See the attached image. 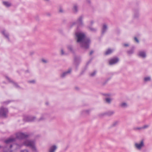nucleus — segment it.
Returning <instances> with one entry per match:
<instances>
[{
    "label": "nucleus",
    "mask_w": 152,
    "mask_h": 152,
    "mask_svg": "<svg viewBox=\"0 0 152 152\" xmlns=\"http://www.w3.org/2000/svg\"><path fill=\"white\" fill-rule=\"evenodd\" d=\"M77 42L80 43L81 48L85 49H88L91 43L90 39L86 37L83 33L77 32L75 34Z\"/></svg>",
    "instance_id": "1"
},
{
    "label": "nucleus",
    "mask_w": 152,
    "mask_h": 152,
    "mask_svg": "<svg viewBox=\"0 0 152 152\" xmlns=\"http://www.w3.org/2000/svg\"><path fill=\"white\" fill-rule=\"evenodd\" d=\"M24 145L29 147L34 151H36V149L35 146V143L34 141L31 140H26L23 143Z\"/></svg>",
    "instance_id": "2"
},
{
    "label": "nucleus",
    "mask_w": 152,
    "mask_h": 152,
    "mask_svg": "<svg viewBox=\"0 0 152 152\" xmlns=\"http://www.w3.org/2000/svg\"><path fill=\"white\" fill-rule=\"evenodd\" d=\"M7 108H4L2 107L0 108V116L4 118L7 117V114L8 113Z\"/></svg>",
    "instance_id": "3"
},
{
    "label": "nucleus",
    "mask_w": 152,
    "mask_h": 152,
    "mask_svg": "<svg viewBox=\"0 0 152 152\" xmlns=\"http://www.w3.org/2000/svg\"><path fill=\"white\" fill-rule=\"evenodd\" d=\"M16 135V138L19 139H21L26 138L29 136L28 134H27L21 132L17 133Z\"/></svg>",
    "instance_id": "4"
},
{
    "label": "nucleus",
    "mask_w": 152,
    "mask_h": 152,
    "mask_svg": "<svg viewBox=\"0 0 152 152\" xmlns=\"http://www.w3.org/2000/svg\"><path fill=\"white\" fill-rule=\"evenodd\" d=\"M114 113L115 112L113 111H108L99 114V116L100 117H102L105 115L110 116L113 115Z\"/></svg>",
    "instance_id": "5"
},
{
    "label": "nucleus",
    "mask_w": 152,
    "mask_h": 152,
    "mask_svg": "<svg viewBox=\"0 0 152 152\" xmlns=\"http://www.w3.org/2000/svg\"><path fill=\"white\" fill-rule=\"evenodd\" d=\"M81 58L80 56H75L74 58V64L76 68L78 66L81 61Z\"/></svg>",
    "instance_id": "6"
},
{
    "label": "nucleus",
    "mask_w": 152,
    "mask_h": 152,
    "mask_svg": "<svg viewBox=\"0 0 152 152\" xmlns=\"http://www.w3.org/2000/svg\"><path fill=\"white\" fill-rule=\"evenodd\" d=\"M83 16L81 15L78 18L76 21V23L79 26H83Z\"/></svg>",
    "instance_id": "7"
},
{
    "label": "nucleus",
    "mask_w": 152,
    "mask_h": 152,
    "mask_svg": "<svg viewBox=\"0 0 152 152\" xmlns=\"http://www.w3.org/2000/svg\"><path fill=\"white\" fill-rule=\"evenodd\" d=\"M135 147L138 150H140L144 146V143L143 140H141L140 143H135L134 144Z\"/></svg>",
    "instance_id": "8"
},
{
    "label": "nucleus",
    "mask_w": 152,
    "mask_h": 152,
    "mask_svg": "<svg viewBox=\"0 0 152 152\" xmlns=\"http://www.w3.org/2000/svg\"><path fill=\"white\" fill-rule=\"evenodd\" d=\"M119 58L118 57L112 58L109 61V64L111 65L117 63L119 61Z\"/></svg>",
    "instance_id": "9"
},
{
    "label": "nucleus",
    "mask_w": 152,
    "mask_h": 152,
    "mask_svg": "<svg viewBox=\"0 0 152 152\" xmlns=\"http://www.w3.org/2000/svg\"><path fill=\"white\" fill-rule=\"evenodd\" d=\"M36 118L35 117L31 116H27L24 117V120L27 121H33Z\"/></svg>",
    "instance_id": "10"
},
{
    "label": "nucleus",
    "mask_w": 152,
    "mask_h": 152,
    "mask_svg": "<svg viewBox=\"0 0 152 152\" xmlns=\"http://www.w3.org/2000/svg\"><path fill=\"white\" fill-rule=\"evenodd\" d=\"M15 138H9L4 141V142L6 144H10L16 141Z\"/></svg>",
    "instance_id": "11"
},
{
    "label": "nucleus",
    "mask_w": 152,
    "mask_h": 152,
    "mask_svg": "<svg viewBox=\"0 0 152 152\" xmlns=\"http://www.w3.org/2000/svg\"><path fill=\"white\" fill-rule=\"evenodd\" d=\"M138 8H136L134 9V18H137L139 16V13Z\"/></svg>",
    "instance_id": "12"
},
{
    "label": "nucleus",
    "mask_w": 152,
    "mask_h": 152,
    "mask_svg": "<svg viewBox=\"0 0 152 152\" xmlns=\"http://www.w3.org/2000/svg\"><path fill=\"white\" fill-rule=\"evenodd\" d=\"M71 69H69L67 71H65L60 76L61 77L63 78L65 77L67 75L70 74L71 71Z\"/></svg>",
    "instance_id": "13"
},
{
    "label": "nucleus",
    "mask_w": 152,
    "mask_h": 152,
    "mask_svg": "<svg viewBox=\"0 0 152 152\" xmlns=\"http://www.w3.org/2000/svg\"><path fill=\"white\" fill-rule=\"evenodd\" d=\"M72 10L75 13H77L78 11V5L77 4H74L73 5Z\"/></svg>",
    "instance_id": "14"
},
{
    "label": "nucleus",
    "mask_w": 152,
    "mask_h": 152,
    "mask_svg": "<svg viewBox=\"0 0 152 152\" xmlns=\"http://www.w3.org/2000/svg\"><path fill=\"white\" fill-rule=\"evenodd\" d=\"M107 29V25L104 24L103 25L102 29V34L103 35L106 32Z\"/></svg>",
    "instance_id": "15"
},
{
    "label": "nucleus",
    "mask_w": 152,
    "mask_h": 152,
    "mask_svg": "<svg viewBox=\"0 0 152 152\" xmlns=\"http://www.w3.org/2000/svg\"><path fill=\"white\" fill-rule=\"evenodd\" d=\"M57 148V147L56 145H52L50 148L48 152H55Z\"/></svg>",
    "instance_id": "16"
},
{
    "label": "nucleus",
    "mask_w": 152,
    "mask_h": 152,
    "mask_svg": "<svg viewBox=\"0 0 152 152\" xmlns=\"http://www.w3.org/2000/svg\"><path fill=\"white\" fill-rule=\"evenodd\" d=\"M138 55V56L142 58H145L146 57V53L144 51H139Z\"/></svg>",
    "instance_id": "17"
},
{
    "label": "nucleus",
    "mask_w": 152,
    "mask_h": 152,
    "mask_svg": "<svg viewBox=\"0 0 152 152\" xmlns=\"http://www.w3.org/2000/svg\"><path fill=\"white\" fill-rule=\"evenodd\" d=\"M2 34L4 36V37L7 38L9 41H10V39L9 38V34L8 33L6 32L5 31H3L1 32Z\"/></svg>",
    "instance_id": "18"
},
{
    "label": "nucleus",
    "mask_w": 152,
    "mask_h": 152,
    "mask_svg": "<svg viewBox=\"0 0 152 152\" xmlns=\"http://www.w3.org/2000/svg\"><path fill=\"white\" fill-rule=\"evenodd\" d=\"M134 47H133L131 49L127 51V53L129 55H130L133 54L134 53Z\"/></svg>",
    "instance_id": "19"
},
{
    "label": "nucleus",
    "mask_w": 152,
    "mask_h": 152,
    "mask_svg": "<svg viewBox=\"0 0 152 152\" xmlns=\"http://www.w3.org/2000/svg\"><path fill=\"white\" fill-rule=\"evenodd\" d=\"M7 78L9 81L10 82L12 83L14 85V86L15 87H16V88H20L19 86L17 84V83H15L14 82H13V81L10 80V78L8 77H7Z\"/></svg>",
    "instance_id": "20"
},
{
    "label": "nucleus",
    "mask_w": 152,
    "mask_h": 152,
    "mask_svg": "<svg viewBox=\"0 0 152 152\" xmlns=\"http://www.w3.org/2000/svg\"><path fill=\"white\" fill-rule=\"evenodd\" d=\"M119 106L122 108H126L128 107V104L126 102H123L119 104Z\"/></svg>",
    "instance_id": "21"
},
{
    "label": "nucleus",
    "mask_w": 152,
    "mask_h": 152,
    "mask_svg": "<svg viewBox=\"0 0 152 152\" xmlns=\"http://www.w3.org/2000/svg\"><path fill=\"white\" fill-rule=\"evenodd\" d=\"M112 52L113 50L111 49H108L106 51L105 53V55H109L112 53Z\"/></svg>",
    "instance_id": "22"
},
{
    "label": "nucleus",
    "mask_w": 152,
    "mask_h": 152,
    "mask_svg": "<svg viewBox=\"0 0 152 152\" xmlns=\"http://www.w3.org/2000/svg\"><path fill=\"white\" fill-rule=\"evenodd\" d=\"M105 102L108 104L110 103L111 101V99L110 98H106L105 99Z\"/></svg>",
    "instance_id": "23"
},
{
    "label": "nucleus",
    "mask_w": 152,
    "mask_h": 152,
    "mask_svg": "<svg viewBox=\"0 0 152 152\" xmlns=\"http://www.w3.org/2000/svg\"><path fill=\"white\" fill-rule=\"evenodd\" d=\"M3 4L4 5H5L7 7H10L11 5V3L7 1L3 2Z\"/></svg>",
    "instance_id": "24"
},
{
    "label": "nucleus",
    "mask_w": 152,
    "mask_h": 152,
    "mask_svg": "<svg viewBox=\"0 0 152 152\" xmlns=\"http://www.w3.org/2000/svg\"><path fill=\"white\" fill-rule=\"evenodd\" d=\"M88 28L91 31L96 32V28L92 27L90 26H88Z\"/></svg>",
    "instance_id": "25"
},
{
    "label": "nucleus",
    "mask_w": 152,
    "mask_h": 152,
    "mask_svg": "<svg viewBox=\"0 0 152 152\" xmlns=\"http://www.w3.org/2000/svg\"><path fill=\"white\" fill-rule=\"evenodd\" d=\"M68 49L72 52H74L73 48L72 46L69 45L67 46Z\"/></svg>",
    "instance_id": "26"
},
{
    "label": "nucleus",
    "mask_w": 152,
    "mask_h": 152,
    "mask_svg": "<svg viewBox=\"0 0 152 152\" xmlns=\"http://www.w3.org/2000/svg\"><path fill=\"white\" fill-rule=\"evenodd\" d=\"M119 123V121H116L114 122L113 124H112V126H115L117 125L118 123Z\"/></svg>",
    "instance_id": "27"
},
{
    "label": "nucleus",
    "mask_w": 152,
    "mask_h": 152,
    "mask_svg": "<svg viewBox=\"0 0 152 152\" xmlns=\"http://www.w3.org/2000/svg\"><path fill=\"white\" fill-rule=\"evenodd\" d=\"M151 80V78L150 77H145L144 78V81L145 82L150 81Z\"/></svg>",
    "instance_id": "28"
},
{
    "label": "nucleus",
    "mask_w": 152,
    "mask_h": 152,
    "mask_svg": "<svg viewBox=\"0 0 152 152\" xmlns=\"http://www.w3.org/2000/svg\"><path fill=\"white\" fill-rule=\"evenodd\" d=\"M96 71H95L91 73L90 74V75L91 76L93 77L95 75V74H96Z\"/></svg>",
    "instance_id": "29"
},
{
    "label": "nucleus",
    "mask_w": 152,
    "mask_h": 152,
    "mask_svg": "<svg viewBox=\"0 0 152 152\" xmlns=\"http://www.w3.org/2000/svg\"><path fill=\"white\" fill-rule=\"evenodd\" d=\"M59 12L61 13H62L64 12V10L62 8L60 7L59 9Z\"/></svg>",
    "instance_id": "30"
},
{
    "label": "nucleus",
    "mask_w": 152,
    "mask_h": 152,
    "mask_svg": "<svg viewBox=\"0 0 152 152\" xmlns=\"http://www.w3.org/2000/svg\"><path fill=\"white\" fill-rule=\"evenodd\" d=\"M149 126V125H145L143 126L142 127V129H145L148 128Z\"/></svg>",
    "instance_id": "31"
},
{
    "label": "nucleus",
    "mask_w": 152,
    "mask_h": 152,
    "mask_svg": "<svg viewBox=\"0 0 152 152\" xmlns=\"http://www.w3.org/2000/svg\"><path fill=\"white\" fill-rule=\"evenodd\" d=\"M134 129L136 130H142V127H135L134 128Z\"/></svg>",
    "instance_id": "32"
},
{
    "label": "nucleus",
    "mask_w": 152,
    "mask_h": 152,
    "mask_svg": "<svg viewBox=\"0 0 152 152\" xmlns=\"http://www.w3.org/2000/svg\"><path fill=\"white\" fill-rule=\"evenodd\" d=\"M90 110H84L83 111V112L86 114H88L90 112Z\"/></svg>",
    "instance_id": "33"
},
{
    "label": "nucleus",
    "mask_w": 152,
    "mask_h": 152,
    "mask_svg": "<svg viewBox=\"0 0 152 152\" xmlns=\"http://www.w3.org/2000/svg\"><path fill=\"white\" fill-rule=\"evenodd\" d=\"M61 54L62 55H64L65 54V53H64L63 50V49H61Z\"/></svg>",
    "instance_id": "34"
},
{
    "label": "nucleus",
    "mask_w": 152,
    "mask_h": 152,
    "mask_svg": "<svg viewBox=\"0 0 152 152\" xmlns=\"http://www.w3.org/2000/svg\"><path fill=\"white\" fill-rule=\"evenodd\" d=\"M103 95L105 96L107 98V97H108L110 96V95L109 94H103Z\"/></svg>",
    "instance_id": "35"
},
{
    "label": "nucleus",
    "mask_w": 152,
    "mask_h": 152,
    "mask_svg": "<svg viewBox=\"0 0 152 152\" xmlns=\"http://www.w3.org/2000/svg\"><path fill=\"white\" fill-rule=\"evenodd\" d=\"M28 82L30 83H35V81L34 80L28 81Z\"/></svg>",
    "instance_id": "36"
},
{
    "label": "nucleus",
    "mask_w": 152,
    "mask_h": 152,
    "mask_svg": "<svg viewBox=\"0 0 152 152\" xmlns=\"http://www.w3.org/2000/svg\"><path fill=\"white\" fill-rule=\"evenodd\" d=\"M86 2L87 4H90L91 1L90 0H86Z\"/></svg>",
    "instance_id": "37"
},
{
    "label": "nucleus",
    "mask_w": 152,
    "mask_h": 152,
    "mask_svg": "<svg viewBox=\"0 0 152 152\" xmlns=\"http://www.w3.org/2000/svg\"><path fill=\"white\" fill-rule=\"evenodd\" d=\"M134 39L137 43L139 42V41L136 37H134Z\"/></svg>",
    "instance_id": "38"
},
{
    "label": "nucleus",
    "mask_w": 152,
    "mask_h": 152,
    "mask_svg": "<svg viewBox=\"0 0 152 152\" xmlns=\"http://www.w3.org/2000/svg\"><path fill=\"white\" fill-rule=\"evenodd\" d=\"M42 61L43 62H44V63H46L47 62V61L44 59H42Z\"/></svg>",
    "instance_id": "39"
},
{
    "label": "nucleus",
    "mask_w": 152,
    "mask_h": 152,
    "mask_svg": "<svg viewBox=\"0 0 152 152\" xmlns=\"http://www.w3.org/2000/svg\"><path fill=\"white\" fill-rule=\"evenodd\" d=\"M10 101H6V102H3V104H8Z\"/></svg>",
    "instance_id": "40"
},
{
    "label": "nucleus",
    "mask_w": 152,
    "mask_h": 152,
    "mask_svg": "<svg viewBox=\"0 0 152 152\" xmlns=\"http://www.w3.org/2000/svg\"><path fill=\"white\" fill-rule=\"evenodd\" d=\"M45 119V118L43 117H41L39 120V121H40L42 120H43Z\"/></svg>",
    "instance_id": "41"
},
{
    "label": "nucleus",
    "mask_w": 152,
    "mask_h": 152,
    "mask_svg": "<svg viewBox=\"0 0 152 152\" xmlns=\"http://www.w3.org/2000/svg\"><path fill=\"white\" fill-rule=\"evenodd\" d=\"M20 152H28V150H22Z\"/></svg>",
    "instance_id": "42"
},
{
    "label": "nucleus",
    "mask_w": 152,
    "mask_h": 152,
    "mask_svg": "<svg viewBox=\"0 0 152 152\" xmlns=\"http://www.w3.org/2000/svg\"><path fill=\"white\" fill-rule=\"evenodd\" d=\"M94 23V22L93 21V20H91V22H90V24H91V26H92L93 25V24Z\"/></svg>",
    "instance_id": "43"
},
{
    "label": "nucleus",
    "mask_w": 152,
    "mask_h": 152,
    "mask_svg": "<svg viewBox=\"0 0 152 152\" xmlns=\"http://www.w3.org/2000/svg\"><path fill=\"white\" fill-rule=\"evenodd\" d=\"M124 46L125 47H128L129 46V44H124Z\"/></svg>",
    "instance_id": "44"
},
{
    "label": "nucleus",
    "mask_w": 152,
    "mask_h": 152,
    "mask_svg": "<svg viewBox=\"0 0 152 152\" xmlns=\"http://www.w3.org/2000/svg\"><path fill=\"white\" fill-rule=\"evenodd\" d=\"M94 53V51L93 50H91L90 53V55H91Z\"/></svg>",
    "instance_id": "45"
},
{
    "label": "nucleus",
    "mask_w": 152,
    "mask_h": 152,
    "mask_svg": "<svg viewBox=\"0 0 152 152\" xmlns=\"http://www.w3.org/2000/svg\"><path fill=\"white\" fill-rule=\"evenodd\" d=\"M92 59H91L87 63V64H89L90 63L91 61H92Z\"/></svg>",
    "instance_id": "46"
},
{
    "label": "nucleus",
    "mask_w": 152,
    "mask_h": 152,
    "mask_svg": "<svg viewBox=\"0 0 152 152\" xmlns=\"http://www.w3.org/2000/svg\"><path fill=\"white\" fill-rule=\"evenodd\" d=\"M12 145H11V144L9 146L10 148H12Z\"/></svg>",
    "instance_id": "47"
},
{
    "label": "nucleus",
    "mask_w": 152,
    "mask_h": 152,
    "mask_svg": "<svg viewBox=\"0 0 152 152\" xmlns=\"http://www.w3.org/2000/svg\"><path fill=\"white\" fill-rule=\"evenodd\" d=\"M47 15L48 16H50L51 15L49 13H48L47 14Z\"/></svg>",
    "instance_id": "48"
},
{
    "label": "nucleus",
    "mask_w": 152,
    "mask_h": 152,
    "mask_svg": "<svg viewBox=\"0 0 152 152\" xmlns=\"http://www.w3.org/2000/svg\"><path fill=\"white\" fill-rule=\"evenodd\" d=\"M46 105H48V102H46Z\"/></svg>",
    "instance_id": "49"
},
{
    "label": "nucleus",
    "mask_w": 152,
    "mask_h": 152,
    "mask_svg": "<svg viewBox=\"0 0 152 152\" xmlns=\"http://www.w3.org/2000/svg\"><path fill=\"white\" fill-rule=\"evenodd\" d=\"M45 0V1H49V0Z\"/></svg>",
    "instance_id": "50"
},
{
    "label": "nucleus",
    "mask_w": 152,
    "mask_h": 152,
    "mask_svg": "<svg viewBox=\"0 0 152 152\" xmlns=\"http://www.w3.org/2000/svg\"><path fill=\"white\" fill-rule=\"evenodd\" d=\"M75 88L76 89H78V88L77 87H75Z\"/></svg>",
    "instance_id": "51"
},
{
    "label": "nucleus",
    "mask_w": 152,
    "mask_h": 152,
    "mask_svg": "<svg viewBox=\"0 0 152 152\" xmlns=\"http://www.w3.org/2000/svg\"><path fill=\"white\" fill-rule=\"evenodd\" d=\"M2 147L0 145V148H1Z\"/></svg>",
    "instance_id": "52"
}]
</instances>
